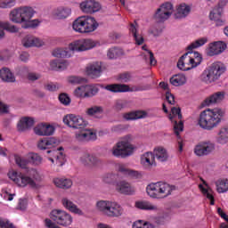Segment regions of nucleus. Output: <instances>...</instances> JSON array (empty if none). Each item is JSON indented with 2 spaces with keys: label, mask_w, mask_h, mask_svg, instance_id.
Wrapping results in <instances>:
<instances>
[{
  "label": "nucleus",
  "mask_w": 228,
  "mask_h": 228,
  "mask_svg": "<svg viewBox=\"0 0 228 228\" xmlns=\"http://www.w3.org/2000/svg\"><path fill=\"white\" fill-rule=\"evenodd\" d=\"M28 174L29 175L19 171L10 170L7 175L19 188H26L27 186H29L34 190H38V188L42 186L39 183H37L42 181L40 173H38V170L33 168Z\"/></svg>",
  "instance_id": "1"
},
{
  "label": "nucleus",
  "mask_w": 228,
  "mask_h": 228,
  "mask_svg": "<svg viewBox=\"0 0 228 228\" xmlns=\"http://www.w3.org/2000/svg\"><path fill=\"white\" fill-rule=\"evenodd\" d=\"M63 122L69 127L72 129H82L83 131L76 134V138L78 142H88L90 140H95L97 138V134L95 132L88 129H85L86 127V121L81 116H77L75 114H68L63 118Z\"/></svg>",
  "instance_id": "2"
},
{
  "label": "nucleus",
  "mask_w": 228,
  "mask_h": 228,
  "mask_svg": "<svg viewBox=\"0 0 228 228\" xmlns=\"http://www.w3.org/2000/svg\"><path fill=\"white\" fill-rule=\"evenodd\" d=\"M225 112L220 108L207 109L200 112L198 119V125L201 129L206 131H213L215 127L220 126L222 118H224Z\"/></svg>",
  "instance_id": "3"
},
{
  "label": "nucleus",
  "mask_w": 228,
  "mask_h": 228,
  "mask_svg": "<svg viewBox=\"0 0 228 228\" xmlns=\"http://www.w3.org/2000/svg\"><path fill=\"white\" fill-rule=\"evenodd\" d=\"M133 142V136L126 135L122 137L112 148V156L115 158H129L134 154L136 147L131 143Z\"/></svg>",
  "instance_id": "4"
},
{
  "label": "nucleus",
  "mask_w": 228,
  "mask_h": 228,
  "mask_svg": "<svg viewBox=\"0 0 228 228\" xmlns=\"http://www.w3.org/2000/svg\"><path fill=\"white\" fill-rule=\"evenodd\" d=\"M175 186L165 182L151 183L146 187V193L151 199H167L172 195Z\"/></svg>",
  "instance_id": "5"
},
{
  "label": "nucleus",
  "mask_w": 228,
  "mask_h": 228,
  "mask_svg": "<svg viewBox=\"0 0 228 228\" xmlns=\"http://www.w3.org/2000/svg\"><path fill=\"white\" fill-rule=\"evenodd\" d=\"M224 72H225L224 63L216 61L204 69L200 77V79L202 81V83H206V85H211V83L218 81Z\"/></svg>",
  "instance_id": "6"
},
{
  "label": "nucleus",
  "mask_w": 228,
  "mask_h": 228,
  "mask_svg": "<svg viewBox=\"0 0 228 228\" xmlns=\"http://www.w3.org/2000/svg\"><path fill=\"white\" fill-rule=\"evenodd\" d=\"M96 209L110 218H118L124 215V208L120 204L111 200H99L96 202Z\"/></svg>",
  "instance_id": "7"
},
{
  "label": "nucleus",
  "mask_w": 228,
  "mask_h": 228,
  "mask_svg": "<svg viewBox=\"0 0 228 228\" xmlns=\"http://www.w3.org/2000/svg\"><path fill=\"white\" fill-rule=\"evenodd\" d=\"M202 63V55L199 52L189 51L184 53L178 61L177 67L184 72L196 69Z\"/></svg>",
  "instance_id": "8"
},
{
  "label": "nucleus",
  "mask_w": 228,
  "mask_h": 228,
  "mask_svg": "<svg viewBox=\"0 0 228 228\" xmlns=\"http://www.w3.org/2000/svg\"><path fill=\"white\" fill-rule=\"evenodd\" d=\"M21 13V28L23 29H35L38 28L40 21L38 20H31L32 17H35V9L29 6H21L20 7Z\"/></svg>",
  "instance_id": "9"
},
{
  "label": "nucleus",
  "mask_w": 228,
  "mask_h": 228,
  "mask_svg": "<svg viewBox=\"0 0 228 228\" xmlns=\"http://www.w3.org/2000/svg\"><path fill=\"white\" fill-rule=\"evenodd\" d=\"M101 43L92 38L78 39L69 44V48L75 53H83L99 47Z\"/></svg>",
  "instance_id": "10"
},
{
  "label": "nucleus",
  "mask_w": 228,
  "mask_h": 228,
  "mask_svg": "<svg viewBox=\"0 0 228 228\" xmlns=\"http://www.w3.org/2000/svg\"><path fill=\"white\" fill-rule=\"evenodd\" d=\"M45 159L50 161L51 167H63L67 163V155L63 151V147L57 150H49L46 151Z\"/></svg>",
  "instance_id": "11"
},
{
  "label": "nucleus",
  "mask_w": 228,
  "mask_h": 228,
  "mask_svg": "<svg viewBox=\"0 0 228 228\" xmlns=\"http://www.w3.org/2000/svg\"><path fill=\"white\" fill-rule=\"evenodd\" d=\"M50 218L57 224V225H61L62 227L72 225V216L65 210L53 209L50 214Z\"/></svg>",
  "instance_id": "12"
},
{
  "label": "nucleus",
  "mask_w": 228,
  "mask_h": 228,
  "mask_svg": "<svg viewBox=\"0 0 228 228\" xmlns=\"http://www.w3.org/2000/svg\"><path fill=\"white\" fill-rule=\"evenodd\" d=\"M174 13V4L170 2L162 4L154 13V20L157 22H166Z\"/></svg>",
  "instance_id": "13"
},
{
  "label": "nucleus",
  "mask_w": 228,
  "mask_h": 228,
  "mask_svg": "<svg viewBox=\"0 0 228 228\" xmlns=\"http://www.w3.org/2000/svg\"><path fill=\"white\" fill-rule=\"evenodd\" d=\"M99 94V87L94 85L79 86L73 91L74 97L77 99H88Z\"/></svg>",
  "instance_id": "14"
},
{
  "label": "nucleus",
  "mask_w": 228,
  "mask_h": 228,
  "mask_svg": "<svg viewBox=\"0 0 228 228\" xmlns=\"http://www.w3.org/2000/svg\"><path fill=\"white\" fill-rule=\"evenodd\" d=\"M216 145L211 141H205L197 144L194 148V154L199 157L209 156V154L215 152Z\"/></svg>",
  "instance_id": "15"
},
{
  "label": "nucleus",
  "mask_w": 228,
  "mask_h": 228,
  "mask_svg": "<svg viewBox=\"0 0 228 228\" xmlns=\"http://www.w3.org/2000/svg\"><path fill=\"white\" fill-rule=\"evenodd\" d=\"M183 118V114H181V108L173 107L171 108V114H169V120L171 122H174V129H175V134L176 136H179V134L183 129V121H178Z\"/></svg>",
  "instance_id": "16"
},
{
  "label": "nucleus",
  "mask_w": 228,
  "mask_h": 228,
  "mask_svg": "<svg viewBox=\"0 0 228 228\" xmlns=\"http://www.w3.org/2000/svg\"><path fill=\"white\" fill-rule=\"evenodd\" d=\"M153 156L155 158V160L158 161V163H161L162 165H165V163H168V161L172 159L170 152H168V150H167L163 146L155 147L153 149Z\"/></svg>",
  "instance_id": "17"
},
{
  "label": "nucleus",
  "mask_w": 228,
  "mask_h": 228,
  "mask_svg": "<svg viewBox=\"0 0 228 228\" xmlns=\"http://www.w3.org/2000/svg\"><path fill=\"white\" fill-rule=\"evenodd\" d=\"M80 10L83 13H97L101 11V4L95 0H85L80 3Z\"/></svg>",
  "instance_id": "18"
},
{
  "label": "nucleus",
  "mask_w": 228,
  "mask_h": 228,
  "mask_svg": "<svg viewBox=\"0 0 228 228\" xmlns=\"http://www.w3.org/2000/svg\"><path fill=\"white\" fill-rule=\"evenodd\" d=\"M54 131V126L49 123H40L34 127V133L37 136H53Z\"/></svg>",
  "instance_id": "19"
},
{
  "label": "nucleus",
  "mask_w": 228,
  "mask_h": 228,
  "mask_svg": "<svg viewBox=\"0 0 228 228\" xmlns=\"http://www.w3.org/2000/svg\"><path fill=\"white\" fill-rule=\"evenodd\" d=\"M225 49H227V44L224 41H216L208 45L207 54L208 56H216L222 54Z\"/></svg>",
  "instance_id": "20"
},
{
  "label": "nucleus",
  "mask_w": 228,
  "mask_h": 228,
  "mask_svg": "<svg viewBox=\"0 0 228 228\" xmlns=\"http://www.w3.org/2000/svg\"><path fill=\"white\" fill-rule=\"evenodd\" d=\"M108 92H113L114 94L124 93V92H140V88L134 86L129 87L126 84H111L104 87Z\"/></svg>",
  "instance_id": "21"
},
{
  "label": "nucleus",
  "mask_w": 228,
  "mask_h": 228,
  "mask_svg": "<svg viewBox=\"0 0 228 228\" xmlns=\"http://www.w3.org/2000/svg\"><path fill=\"white\" fill-rule=\"evenodd\" d=\"M21 45L26 49H29L30 47H42L44 42L42 39L33 35H26L21 39Z\"/></svg>",
  "instance_id": "22"
},
{
  "label": "nucleus",
  "mask_w": 228,
  "mask_h": 228,
  "mask_svg": "<svg viewBox=\"0 0 228 228\" xmlns=\"http://www.w3.org/2000/svg\"><path fill=\"white\" fill-rule=\"evenodd\" d=\"M60 142L54 137H45L41 138L37 142V147L39 151H47V149H52L54 145H58Z\"/></svg>",
  "instance_id": "23"
},
{
  "label": "nucleus",
  "mask_w": 228,
  "mask_h": 228,
  "mask_svg": "<svg viewBox=\"0 0 228 228\" xmlns=\"http://www.w3.org/2000/svg\"><path fill=\"white\" fill-rule=\"evenodd\" d=\"M223 15H224V12L220 11V9L214 6L212 10L209 12L208 19L212 22H215L216 26L220 27L225 24V20L222 19Z\"/></svg>",
  "instance_id": "24"
},
{
  "label": "nucleus",
  "mask_w": 228,
  "mask_h": 228,
  "mask_svg": "<svg viewBox=\"0 0 228 228\" xmlns=\"http://www.w3.org/2000/svg\"><path fill=\"white\" fill-rule=\"evenodd\" d=\"M86 72L87 76H89L93 79L101 77V75L102 74V66L101 65V62H94L87 65Z\"/></svg>",
  "instance_id": "25"
},
{
  "label": "nucleus",
  "mask_w": 228,
  "mask_h": 228,
  "mask_svg": "<svg viewBox=\"0 0 228 228\" xmlns=\"http://www.w3.org/2000/svg\"><path fill=\"white\" fill-rule=\"evenodd\" d=\"M116 189L123 195H134L136 189L126 181H120L116 183Z\"/></svg>",
  "instance_id": "26"
},
{
  "label": "nucleus",
  "mask_w": 228,
  "mask_h": 228,
  "mask_svg": "<svg viewBox=\"0 0 228 228\" xmlns=\"http://www.w3.org/2000/svg\"><path fill=\"white\" fill-rule=\"evenodd\" d=\"M141 164L145 168H151V167H158L154 158V151H148L141 156Z\"/></svg>",
  "instance_id": "27"
},
{
  "label": "nucleus",
  "mask_w": 228,
  "mask_h": 228,
  "mask_svg": "<svg viewBox=\"0 0 228 228\" xmlns=\"http://www.w3.org/2000/svg\"><path fill=\"white\" fill-rule=\"evenodd\" d=\"M61 205L65 209H67L70 213H74V215H83V210L77 208V205H76L72 200H70L67 197H63L61 199Z\"/></svg>",
  "instance_id": "28"
},
{
  "label": "nucleus",
  "mask_w": 228,
  "mask_h": 228,
  "mask_svg": "<svg viewBox=\"0 0 228 228\" xmlns=\"http://www.w3.org/2000/svg\"><path fill=\"white\" fill-rule=\"evenodd\" d=\"M190 12H191V5H188L186 4H180L176 6L175 12V19H186L190 15Z\"/></svg>",
  "instance_id": "29"
},
{
  "label": "nucleus",
  "mask_w": 228,
  "mask_h": 228,
  "mask_svg": "<svg viewBox=\"0 0 228 228\" xmlns=\"http://www.w3.org/2000/svg\"><path fill=\"white\" fill-rule=\"evenodd\" d=\"M80 161L86 167H88V165H92L93 167H97V165H100L101 163V159H99L97 156L94 154H89V153H84L80 157Z\"/></svg>",
  "instance_id": "30"
},
{
  "label": "nucleus",
  "mask_w": 228,
  "mask_h": 228,
  "mask_svg": "<svg viewBox=\"0 0 228 228\" xmlns=\"http://www.w3.org/2000/svg\"><path fill=\"white\" fill-rule=\"evenodd\" d=\"M135 208L144 211H154V213H159L160 211L159 207L154 203H151V201H136Z\"/></svg>",
  "instance_id": "31"
},
{
  "label": "nucleus",
  "mask_w": 228,
  "mask_h": 228,
  "mask_svg": "<svg viewBox=\"0 0 228 228\" xmlns=\"http://www.w3.org/2000/svg\"><path fill=\"white\" fill-rule=\"evenodd\" d=\"M72 13V10L69 7H57L53 10V15L55 19H59L60 20L63 19H67L70 17Z\"/></svg>",
  "instance_id": "32"
},
{
  "label": "nucleus",
  "mask_w": 228,
  "mask_h": 228,
  "mask_svg": "<svg viewBox=\"0 0 228 228\" xmlns=\"http://www.w3.org/2000/svg\"><path fill=\"white\" fill-rule=\"evenodd\" d=\"M72 28L77 33H87L86 32V16L78 17L73 21Z\"/></svg>",
  "instance_id": "33"
},
{
  "label": "nucleus",
  "mask_w": 228,
  "mask_h": 228,
  "mask_svg": "<svg viewBox=\"0 0 228 228\" xmlns=\"http://www.w3.org/2000/svg\"><path fill=\"white\" fill-rule=\"evenodd\" d=\"M224 98H225V93L224 92L215 93L214 94L210 95L203 102V106H211L213 104H216V102H221V101H224Z\"/></svg>",
  "instance_id": "34"
},
{
  "label": "nucleus",
  "mask_w": 228,
  "mask_h": 228,
  "mask_svg": "<svg viewBox=\"0 0 228 228\" xmlns=\"http://www.w3.org/2000/svg\"><path fill=\"white\" fill-rule=\"evenodd\" d=\"M115 169H116V172H118L119 174H122L126 177H138V171L129 169L127 168V167H126L122 163L115 164Z\"/></svg>",
  "instance_id": "35"
},
{
  "label": "nucleus",
  "mask_w": 228,
  "mask_h": 228,
  "mask_svg": "<svg viewBox=\"0 0 228 228\" xmlns=\"http://www.w3.org/2000/svg\"><path fill=\"white\" fill-rule=\"evenodd\" d=\"M129 31L134 39L135 40V44L137 45H142V44H143L144 42V39L143 36H142V34H140V31L138 30V24L136 22L130 24Z\"/></svg>",
  "instance_id": "36"
},
{
  "label": "nucleus",
  "mask_w": 228,
  "mask_h": 228,
  "mask_svg": "<svg viewBox=\"0 0 228 228\" xmlns=\"http://www.w3.org/2000/svg\"><path fill=\"white\" fill-rule=\"evenodd\" d=\"M203 184H200L199 188L203 195L210 200V205L215 206V197L212 194L211 187L206 183V181L202 180Z\"/></svg>",
  "instance_id": "37"
},
{
  "label": "nucleus",
  "mask_w": 228,
  "mask_h": 228,
  "mask_svg": "<svg viewBox=\"0 0 228 228\" xmlns=\"http://www.w3.org/2000/svg\"><path fill=\"white\" fill-rule=\"evenodd\" d=\"M74 51L70 49V45L69 48H56L53 51V56L54 58H70L74 54Z\"/></svg>",
  "instance_id": "38"
},
{
  "label": "nucleus",
  "mask_w": 228,
  "mask_h": 228,
  "mask_svg": "<svg viewBox=\"0 0 228 228\" xmlns=\"http://www.w3.org/2000/svg\"><path fill=\"white\" fill-rule=\"evenodd\" d=\"M69 67V61L61 59H55L50 61L51 70H65Z\"/></svg>",
  "instance_id": "39"
},
{
  "label": "nucleus",
  "mask_w": 228,
  "mask_h": 228,
  "mask_svg": "<svg viewBox=\"0 0 228 228\" xmlns=\"http://www.w3.org/2000/svg\"><path fill=\"white\" fill-rule=\"evenodd\" d=\"M35 124V118L25 117L22 118L18 123V131H26V129H29Z\"/></svg>",
  "instance_id": "40"
},
{
  "label": "nucleus",
  "mask_w": 228,
  "mask_h": 228,
  "mask_svg": "<svg viewBox=\"0 0 228 228\" xmlns=\"http://www.w3.org/2000/svg\"><path fill=\"white\" fill-rule=\"evenodd\" d=\"M125 120H138L140 118H145L147 117V112L143 110H135L132 112H127L124 114Z\"/></svg>",
  "instance_id": "41"
},
{
  "label": "nucleus",
  "mask_w": 228,
  "mask_h": 228,
  "mask_svg": "<svg viewBox=\"0 0 228 228\" xmlns=\"http://www.w3.org/2000/svg\"><path fill=\"white\" fill-rule=\"evenodd\" d=\"M99 28V22L92 16H86V33H94Z\"/></svg>",
  "instance_id": "42"
},
{
  "label": "nucleus",
  "mask_w": 228,
  "mask_h": 228,
  "mask_svg": "<svg viewBox=\"0 0 228 228\" xmlns=\"http://www.w3.org/2000/svg\"><path fill=\"white\" fill-rule=\"evenodd\" d=\"M9 20L14 24H22L20 7L12 9L9 13Z\"/></svg>",
  "instance_id": "43"
},
{
  "label": "nucleus",
  "mask_w": 228,
  "mask_h": 228,
  "mask_svg": "<svg viewBox=\"0 0 228 228\" xmlns=\"http://www.w3.org/2000/svg\"><path fill=\"white\" fill-rule=\"evenodd\" d=\"M0 77L6 83H15V76H13V73L8 68H3L0 70Z\"/></svg>",
  "instance_id": "44"
},
{
  "label": "nucleus",
  "mask_w": 228,
  "mask_h": 228,
  "mask_svg": "<svg viewBox=\"0 0 228 228\" xmlns=\"http://www.w3.org/2000/svg\"><path fill=\"white\" fill-rule=\"evenodd\" d=\"M117 177H118V175L113 172L105 173L102 176V183H103V184H110V185L117 184Z\"/></svg>",
  "instance_id": "45"
},
{
  "label": "nucleus",
  "mask_w": 228,
  "mask_h": 228,
  "mask_svg": "<svg viewBox=\"0 0 228 228\" xmlns=\"http://www.w3.org/2000/svg\"><path fill=\"white\" fill-rule=\"evenodd\" d=\"M126 52L122 48L112 47L108 50L107 56L110 60H115L117 58H120V56H124Z\"/></svg>",
  "instance_id": "46"
},
{
  "label": "nucleus",
  "mask_w": 228,
  "mask_h": 228,
  "mask_svg": "<svg viewBox=\"0 0 228 228\" xmlns=\"http://www.w3.org/2000/svg\"><path fill=\"white\" fill-rule=\"evenodd\" d=\"M170 83L173 86H183L186 85V76L184 74H176L170 78Z\"/></svg>",
  "instance_id": "47"
},
{
  "label": "nucleus",
  "mask_w": 228,
  "mask_h": 228,
  "mask_svg": "<svg viewBox=\"0 0 228 228\" xmlns=\"http://www.w3.org/2000/svg\"><path fill=\"white\" fill-rule=\"evenodd\" d=\"M208 44V37H200L194 40L187 46L188 51H193V49H199V47H202Z\"/></svg>",
  "instance_id": "48"
},
{
  "label": "nucleus",
  "mask_w": 228,
  "mask_h": 228,
  "mask_svg": "<svg viewBox=\"0 0 228 228\" xmlns=\"http://www.w3.org/2000/svg\"><path fill=\"white\" fill-rule=\"evenodd\" d=\"M228 141V126L221 127L217 133L218 143H227Z\"/></svg>",
  "instance_id": "49"
},
{
  "label": "nucleus",
  "mask_w": 228,
  "mask_h": 228,
  "mask_svg": "<svg viewBox=\"0 0 228 228\" xmlns=\"http://www.w3.org/2000/svg\"><path fill=\"white\" fill-rule=\"evenodd\" d=\"M217 193H226L228 191V179H219L216 182Z\"/></svg>",
  "instance_id": "50"
},
{
  "label": "nucleus",
  "mask_w": 228,
  "mask_h": 228,
  "mask_svg": "<svg viewBox=\"0 0 228 228\" xmlns=\"http://www.w3.org/2000/svg\"><path fill=\"white\" fill-rule=\"evenodd\" d=\"M29 163L33 164L34 167H40L44 163V158L38 153H30L28 158Z\"/></svg>",
  "instance_id": "51"
},
{
  "label": "nucleus",
  "mask_w": 228,
  "mask_h": 228,
  "mask_svg": "<svg viewBox=\"0 0 228 228\" xmlns=\"http://www.w3.org/2000/svg\"><path fill=\"white\" fill-rule=\"evenodd\" d=\"M132 228H155V227H154V224H152L151 222L139 219L134 221L132 224Z\"/></svg>",
  "instance_id": "52"
},
{
  "label": "nucleus",
  "mask_w": 228,
  "mask_h": 228,
  "mask_svg": "<svg viewBox=\"0 0 228 228\" xmlns=\"http://www.w3.org/2000/svg\"><path fill=\"white\" fill-rule=\"evenodd\" d=\"M0 28L5 29V31H8L9 33H19V28L10 24V22L0 21Z\"/></svg>",
  "instance_id": "53"
},
{
  "label": "nucleus",
  "mask_w": 228,
  "mask_h": 228,
  "mask_svg": "<svg viewBox=\"0 0 228 228\" xmlns=\"http://www.w3.org/2000/svg\"><path fill=\"white\" fill-rule=\"evenodd\" d=\"M14 159H15L16 165H18L20 168H26V167H28V163H29V159L20 155H15Z\"/></svg>",
  "instance_id": "54"
},
{
  "label": "nucleus",
  "mask_w": 228,
  "mask_h": 228,
  "mask_svg": "<svg viewBox=\"0 0 228 228\" xmlns=\"http://www.w3.org/2000/svg\"><path fill=\"white\" fill-rule=\"evenodd\" d=\"M68 82L70 85H83V83L86 82V79L82 77H77V76H71L68 78Z\"/></svg>",
  "instance_id": "55"
},
{
  "label": "nucleus",
  "mask_w": 228,
  "mask_h": 228,
  "mask_svg": "<svg viewBox=\"0 0 228 228\" xmlns=\"http://www.w3.org/2000/svg\"><path fill=\"white\" fill-rule=\"evenodd\" d=\"M142 57L147 61V60H150L151 65H156L157 61L156 59H154V53L152 52L146 50V52L142 53L141 54Z\"/></svg>",
  "instance_id": "56"
},
{
  "label": "nucleus",
  "mask_w": 228,
  "mask_h": 228,
  "mask_svg": "<svg viewBox=\"0 0 228 228\" xmlns=\"http://www.w3.org/2000/svg\"><path fill=\"white\" fill-rule=\"evenodd\" d=\"M104 111V109H102V106H94L86 110V114L90 117H94V115H100V113H102Z\"/></svg>",
  "instance_id": "57"
},
{
  "label": "nucleus",
  "mask_w": 228,
  "mask_h": 228,
  "mask_svg": "<svg viewBox=\"0 0 228 228\" xmlns=\"http://www.w3.org/2000/svg\"><path fill=\"white\" fill-rule=\"evenodd\" d=\"M16 4V0H0V8L4 10H6L8 8H13Z\"/></svg>",
  "instance_id": "58"
},
{
  "label": "nucleus",
  "mask_w": 228,
  "mask_h": 228,
  "mask_svg": "<svg viewBox=\"0 0 228 228\" xmlns=\"http://www.w3.org/2000/svg\"><path fill=\"white\" fill-rule=\"evenodd\" d=\"M163 33V28L159 25H154L149 29V34L152 37H159Z\"/></svg>",
  "instance_id": "59"
},
{
  "label": "nucleus",
  "mask_w": 228,
  "mask_h": 228,
  "mask_svg": "<svg viewBox=\"0 0 228 228\" xmlns=\"http://www.w3.org/2000/svg\"><path fill=\"white\" fill-rule=\"evenodd\" d=\"M59 101L61 104H63L64 106H69L71 102L70 97L65 93L59 95Z\"/></svg>",
  "instance_id": "60"
},
{
  "label": "nucleus",
  "mask_w": 228,
  "mask_h": 228,
  "mask_svg": "<svg viewBox=\"0 0 228 228\" xmlns=\"http://www.w3.org/2000/svg\"><path fill=\"white\" fill-rule=\"evenodd\" d=\"M44 88L48 92H56L60 90V85L51 82V83L45 84Z\"/></svg>",
  "instance_id": "61"
},
{
  "label": "nucleus",
  "mask_w": 228,
  "mask_h": 228,
  "mask_svg": "<svg viewBox=\"0 0 228 228\" xmlns=\"http://www.w3.org/2000/svg\"><path fill=\"white\" fill-rule=\"evenodd\" d=\"M1 197H3V199H4V200H13V197H15V193H10V191H8V189H4L2 191L1 193Z\"/></svg>",
  "instance_id": "62"
},
{
  "label": "nucleus",
  "mask_w": 228,
  "mask_h": 228,
  "mask_svg": "<svg viewBox=\"0 0 228 228\" xmlns=\"http://www.w3.org/2000/svg\"><path fill=\"white\" fill-rule=\"evenodd\" d=\"M132 76L131 73L126 72V73H121L118 76V79L119 81H121V83H129V81H131L132 79Z\"/></svg>",
  "instance_id": "63"
},
{
  "label": "nucleus",
  "mask_w": 228,
  "mask_h": 228,
  "mask_svg": "<svg viewBox=\"0 0 228 228\" xmlns=\"http://www.w3.org/2000/svg\"><path fill=\"white\" fill-rule=\"evenodd\" d=\"M155 222L159 225H163V224H167V222H168V214H164L163 216H158Z\"/></svg>",
  "instance_id": "64"
}]
</instances>
